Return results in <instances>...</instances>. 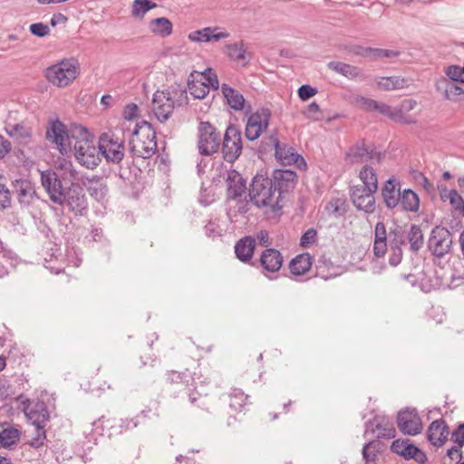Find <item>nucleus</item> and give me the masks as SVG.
I'll list each match as a JSON object with an SVG mask.
<instances>
[{
    "label": "nucleus",
    "instance_id": "51",
    "mask_svg": "<svg viewBox=\"0 0 464 464\" xmlns=\"http://www.w3.org/2000/svg\"><path fill=\"white\" fill-rule=\"evenodd\" d=\"M400 52L389 49L372 48L371 53V60L377 61L382 59H389L398 57Z\"/></svg>",
    "mask_w": 464,
    "mask_h": 464
},
{
    "label": "nucleus",
    "instance_id": "29",
    "mask_svg": "<svg viewBox=\"0 0 464 464\" xmlns=\"http://www.w3.org/2000/svg\"><path fill=\"white\" fill-rule=\"evenodd\" d=\"M226 50L228 58L242 66L247 65L252 59V54L246 51L243 41L227 44Z\"/></svg>",
    "mask_w": 464,
    "mask_h": 464
},
{
    "label": "nucleus",
    "instance_id": "40",
    "mask_svg": "<svg viewBox=\"0 0 464 464\" xmlns=\"http://www.w3.org/2000/svg\"><path fill=\"white\" fill-rule=\"evenodd\" d=\"M359 178L362 182V185H360L362 188H365L368 191L378 189V179L375 170L372 167L369 165H365L360 170Z\"/></svg>",
    "mask_w": 464,
    "mask_h": 464
},
{
    "label": "nucleus",
    "instance_id": "27",
    "mask_svg": "<svg viewBox=\"0 0 464 464\" xmlns=\"http://www.w3.org/2000/svg\"><path fill=\"white\" fill-rule=\"evenodd\" d=\"M387 233L386 227L383 222H377L374 227V241L372 246L373 255L378 257H383L387 253Z\"/></svg>",
    "mask_w": 464,
    "mask_h": 464
},
{
    "label": "nucleus",
    "instance_id": "16",
    "mask_svg": "<svg viewBox=\"0 0 464 464\" xmlns=\"http://www.w3.org/2000/svg\"><path fill=\"white\" fill-rule=\"evenodd\" d=\"M269 144L275 149V156L282 165L295 164L298 168L305 166L304 158L295 150L287 144L281 143L276 135L268 137Z\"/></svg>",
    "mask_w": 464,
    "mask_h": 464
},
{
    "label": "nucleus",
    "instance_id": "35",
    "mask_svg": "<svg viewBox=\"0 0 464 464\" xmlns=\"http://www.w3.org/2000/svg\"><path fill=\"white\" fill-rule=\"evenodd\" d=\"M353 102L359 109L366 111H379L381 114L385 115L389 111L388 104L360 95L354 97Z\"/></svg>",
    "mask_w": 464,
    "mask_h": 464
},
{
    "label": "nucleus",
    "instance_id": "14",
    "mask_svg": "<svg viewBox=\"0 0 464 464\" xmlns=\"http://www.w3.org/2000/svg\"><path fill=\"white\" fill-rule=\"evenodd\" d=\"M27 418L32 421L37 432V438L34 439L31 445L38 448L44 444L45 439L44 426L49 418V413L46 406L43 403H36L25 411Z\"/></svg>",
    "mask_w": 464,
    "mask_h": 464
},
{
    "label": "nucleus",
    "instance_id": "22",
    "mask_svg": "<svg viewBox=\"0 0 464 464\" xmlns=\"http://www.w3.org/2000/svg\"><path fill=\"white\" fill-rule=\"evenodd\" d=\"M283 256L277 249L266 248L260 257L259 264L264 270L269 273H276L280 270L283 265Z\"/></svg>",
    "mask_w": 464,
    "mask_h": 464
},
{
    "label": "nucleus",
    "instance_id": "38",
    "mask_svg": "<svg viewBox=\"0 0 464 464\" xmlns=\"http://www.w3.org/2000/svg\"><path fill=\"white\" fill-rule=\"evenodd\" d=\"M149 29L157 35L167 37L172 34L173 24L168 18L159 17L149 23Z\"/></svg>",
    "mask_w": 464,
    "mask_h": 464
},
{
    "label": "nucleus",
    "instance_id": "32",
    "mask_svg": "<svg viewBox=\"0 0 464 464\" xmlns=\"http://www.w3.org/2000/svg\"><path fill=\"white\" fill-rule=\"evenodd\" d=\"M327 67L350 80L362 77V72L359 67L343 62L331 61L327 63Z\"/></svg>",
    "mask_w": 464,
    "mask_h": 464
},
{
    "label": "nucleus",
    "instance_id": "30",
    "mask_svg": "<svg viewBox=\"0 0 464 464\" xmlns=\"http://www.w3.org/2000/svg\"><path fill=\"white\" fill-rule=\"evenodd\" d=\"M7 135L20 145H28L32 140V129L22 123L8 124L5 127Z\"/></svg>",
    "mask_w": 464,
    "mask_h": 464
},
{
    "label": "nucleus",
    "instance_id": "52",
    "mask_svg": "<svg viewBox=\"0 0 464 464\" xmlns=\"http://www.w3.org/2000/svg\"><path fill=\"white\" fill-rule=\"evenodd\" d=\"M445 73L448 76V80L453 82H463L464 83V72L462 67L459 65H450L446 68Z\"/></svg>",
    "mask_w": 464,
    "mask_h": 464
},
{
    "label": "nucleus",
    "instance_id": "12",
    "mask_svg": "<svg viewBox=\"0 0 464 464\" xmlns=\"http://www.w3.org/2000/svg\"><path fill=\"white\" fill-rule=\"evenodd\" d=\"M64 199L63 205H66L68 209L75 216H85L88 212L87 198L83 188L78 183H72L63 192Z\"/></svg>",
    "mask_w": 464,
    "mask_h": 464
},
{
    "label": "nucleus",
    "instance_id": "48",
    "mask_svg": "<svg viewBox=\"0 0 464 464\" xmlns=\"http://www.w3.org/2000/svg\"><path fill=\"white\" fill-rule=\"evenodd\" d=\"M156 6L157 5L150 0H134L132 3L131 14L136 18H143L148 11Z\"/></svg>",
    "mask_w": 464,
    "mask_h": 464
},
{
    "label": "nucleus",
    "instance_id": "59",
    "mask_svg": "<svg viewBox=\"0 0 464 464\" xmlns=\"http://www.w3.org/2000/svg\"><path fill=\"white\" fill-rule=\"evenodd\" d=\"M460 447H452L447 451V458L450 459L449 462L444 460V464H457L459 460L461 459V451L459 450Z\"/></svg>",
    "mask_w": 464,
    "mask_h": 464
},
{
    "label": "nucleus",
    "instance_id": "2",
    "mask_svg": "<svg viewBox=\"0 0 464 464\" xmlns=\"http://www.w3.org/2000/svg\"><path fill=\"white\" fill-rule=\"evenodd\" d=\"M225 180L227 214L230 217H236L237 214L246 213L249 210V203L246 199V179L236 169H228Z\"/></svg>",
    "mask_w": 464,
    "mask_h": 464
},
{
    "label": "nucleus",
    "instance_id": "1",
    "mask_svg": "<svg viewBox=\"0 0 464 464\" xmlns=\"http://www.w3.org/2000/svg\"><path fill=\"white\" fill-rule=\"evenodd\" d=\"M45 137L57 146L62 154H66L73 147L76 160L87 169H93L101 161L91 133L82 126L67 130L61 121H53L46 127Z\"/></svg>",
    "mask_w": 464,
    "mask_h": 464
},
{
    "label": "nucleus",
    "instance_id": "28",
    "mask_svg": "<svg viewBox=\"0 0 464 464\" xmlns=\"http://www.w3.org/2000/svg\"><path fill=\"white\" fill-rule=\"evenodd\" d=\"M18 201L23 205H30L36 196L34 185L28 179H16L13 183Z\"/></svg>",
    "mask_w": 464,
    "mask_h": 464
},
{
    "label": "nucleus",
    "instance_id": "10",
    "mask_svg": "<svg viewBox=\"0 0 464 464\" xmlns=\"http://www.w3.org/2000/svg\"><path fill=\"white\" fill-rule=\"evenodd\" d=\"M271 119V111L267 108H259L251 113L247 119L245 136L248 140H257L267 129Z\"/></svg>",
    "mask_w": 464,
    "mask_h": 464
},
{
    "label": "nucleus",
    "instance_id": "49",
    "mask_svg": "<svg viewBox=\"0 0 464 464\" xmlns=\"http://www.w3.org/2000/svg\"><path fill=\"white\" fill-rule=\"evenodd\" d=\"M188 91L189 93L197 99H203L205 98L208 93L209 92V90L208 88V84H205L203 81L199 80H193L188 82Z\"/></svg>",
    "mask_w": 464,
    "mask_h": 464
},
{
    "label": "nucleus",
    "instance_id": "8",
    "mask_svg": "<svg viewBox=\"0 0 464 464\" xmlns=\"http://www.w3.org/2000/svg\"><path fill=\"white\" fill-rule=\"evenodd\" d=\"M221 134L208 121H201L198 125V148L201 155L210 156L220 149Z\"/></svg>",
    "mask_w": 464,
    "mask_h": 464
},
{
    "label": "nucleus",
    "instance_id": "50",
    "mask_svg": "<svg viewBox=\"0 0 464 464\" xmlns=\"http://www.w3.org/2000/svg\"><path fill=\"white\" fill-rule=\"evenodd\" d=\"M198 76L205 84H208V89L210 87L213 90H218L219 88L218 75L212 68L206 69L203 72L199 73Z\"/></svg>",
    "mask_w": 464,
    "mask_h": 464
},
{
    "label": "nucleus",
    "instance_id": "60",
    "mask_svg": "<svg viewBox=\"0 0 464 464\" xmlns=\"http://www.w3.org/2000/svg\"><path fill=\"white\" fill-rule=\"evenodd\" d=\"M205 234L208 237L216 238L221 236L219 226L213 221H209L204 227Z\"/></svg>",
    "mask_w": 464,
    "mask_h": 464
},
{
    "label": "nucleus",
    "instance_id": "7",
    "mask_svg": "<svg viewBox=\"0 0 464 464\" xmlns=\"http://www.w3.org/2000/svg\"><path fill=\"white\" fill-rule=\"evenodd\" d=\"M79 72V62L74 58H67L46 68L44 76L53 85L63 88L72 82Z\"/></svg>",
    "mask_w": 464,
    "mask_h": 464
},
{
    "label": "nucleus",
    "instance_id": "11",
    "mask_svg": "<svg viewBox=\"0 0 464 464\" xmlns=\"http://www.w3.org/2000/svg\"><path fill=\"white\" fill-rule=\"evenodd\" d=\"M382 157L373 146H366L364 140H361L348 149L344 160L349 164H359L369 160L381 162Z\"/></svg>",
    "mask_w": 464,
    "mask_h": 464
},
{
    "label": "nucleus",
    "instance_id": "39",
    "mask_svg": "<svg viewBox=\"0 0 464 464\" xmlns=\"http://www.w3.org/2000/svg\"><path fill=\"white\" fill-rule=\"evenodd\" d=\"M440 198L443 201L449 200L452 208L464 218V199L456 189H451L449 192L446 188L441 189Z\"/></svg>",
    "mask_w": 464,
    "mask_h": 464
},
{
    "label": "nucleus",
    "instance_id": "45",
    "mask_svg": "<svg viewBox=\"0 0 464 464\" xmlns=\"http://www.w3.org/2000/svg\"><path fill=\"white\" fill-rule=\"evenodd\" d=\"M339 273L332 262L326 259H320L316 266V276L324 280H329L337 276Z\"/></svg>",
    "mask_w": 464,
    "mask_h": 464
},
{
    "label": "nucleus",
    "instance_id": "18",
    "mask_svg": "<svg viewBox=\"0 0 464 464\" xmlns=\"http://www.w3.org/2000/svg\"><path fill=\"white\" fill-rule=\"evenodd\" d=\"M397 426L403 434L415 436L422 430L420 417L415 409L401 411L397 415Z\"/></svg>",
    "mask_w": 464,
    "mask_h": 464
},
{
    "label": "nucleus",
    "instance_id": "56",
    "mask_svg": "<svg viewBox=\"0 0 464 464\" xmlns=\"http://www.w3.org/2000/svg\"><path fill=\"white\" fill-rule=\"evenodd\" d=\"M211 34V27H206L201 30H197L188 34V39L192 42H208L207 40V34Z\"/></svg>",
    "mask_w": 464,
    "mask_h": 464
},
{
    "label": "nucleus",
    "instance_id": "42",
    "mask_svg": "<svg viewBox=\"0 0 464 464\" xmlns=\"http://www.w3.org/2000/svg\"><path fill=\"white\" fill-rule=\"evenodd\" d=\"M376 82L381 89L385 91L403 89L408 86V81L400 76L381 77Z\"/></svg>",
    "mask_w": 464,
    "mask_h": 464
},
{
    "label": "nucleus",
    "instance_id": "47",
    "mask_svg": "<svg viewBox=\"0 0 464 464\" xmlns=\"http://www.w3.org/2000/svg\"><path fill=\"white\" fill-rule=\"evenodd\" d=\"M248 396L241 390L234 389L229 394V407L235 411H241L246 404Z\"/></svg>",
    "mask_w": 464,
    "mask_h": 464
},
{
    "label": "nucleus",
    "instance_id": "33",
    "mask_svg": "<svg viewBox=\"0 0 464 464\" xmlns=\"http://www.w3.org/2000/svg\"><path fill=\"white\" fill-rule=\"evenodd\" d=\"M83 184L91 197L98 201L102 200L107 195V185L104 183L103 179L99 176L94 175L92 178H88Z\"/></svg>",
    "mask_w": 464,
    "mask_h": 464
},
{
    "label": "nucleus",
    "instance_id": "17",
    "mask_svg": "<svg viewBox=\"0 0 464 464\" xmlns=\"http://www.w3.org/2000/svg\"><path fill=\"white\" fill-rule=\"evenodd\" d=\"M41 184L53 203L63 206L65 191L56 172L48 169L41 172Z\"/></svg>",
    "mask_w": 464,
    "mask_h": 464
},
{
    "label": "nucleus",
    "instance_id": "64",
    "mask_svg": "<svg viewBox=\"0 0 464 464\" xmlns=\"http://www.w3.org/2000/svg\"><path fill=\"white\" fill-rule=\"evenodd\" d=\"M12 150L11 142L0 135V160L4 159Z\"/></svg>",
    "mask_w": 464,
    "mask_h": 464
},
{
    "label": "nucleus",
    "instance_id": "25",
    "mask_svg": "<svg viewBox=\"0 0 464 464\" xmlns=\"http://www.w3.org/2000/svg\"><path fill=\"white\" fill-rule=\"evenodd\" d=\"M256 240L251 236L240 238L235 245V254L243 263H249L253 257Z\"/></svg>",
    "mask_w": 464,
    "mask_h": 464
},
{
    "label": "nucleus",
    "instance_id": "9",
    "mask_svg": "<svg viewBox=\"0 0 464 464\" xmlns=\"http://www.w3.org/2000/svg\"><path fill=\"white\" fill-rule=\"evenodd\" d=\"M98 150L108 162L113 164H119L124 158V141L113 133L100 136Z\"/></svg>",
    "mask_w": 464,
    "mask_h": 464
},
{
    "label": "nucleus",
    "instance_id": "36",
    "mask_svg": "<svg viewBox=\"0 0 464 464\" xmlns=\"http://www.w3.org/2000/svg\"><path fill=\"white\" fill-rule=\"evenodd\" d=\"M312 257L309 254H301L293 258L289 263V270L295 276H301L310 270Z\"/></svg>",
    "mask_w": 464,
    "mask_h": 464
},
{
    "label": "nucleus",
    "instance_id": "20",
    "mask_svg": "<svg viewBox=\"0 0 464 464\" xmlns=\"http://www.w3.org/2000/svg\"><path fill=\"white\" fill-rule=\"evenodd\" d=\"M417 104L416 100L405 99L394 108L389 105V111L385 113V116L401 124H414L417 122L416 119L408 114V112L414 110Z\"/></svg>",
    "mask_w": 464,
    "mask_h": 464
},
{
    "label": "nucleus",
    "instance_id": "5",
    "mask_svg": "<svg viewBox=\"0 0 464 464\" xmlns=\"http://www.w3.org/2000/svg\"><path fill=\"white\" fill-rule=\"evenodd\" d=\"M251 202L257 208L269 207L273 210L280 209L278 191L275 188L273 180L264 175H256L249 188Z\"/></svg>",
    "mask_w": 464,
    "mask_h": 464
},
{
    "label": "nucleus",
    "instance_id": "6",
    "mask_svg": "<svg viewBox=\"0 0 464 464\" xmlns=\"http://www.w3.org/2000/svg\"><path fill=\"white\" fill-rule=\"evenodd\" d=\"M166 375L167 382L173 386L175 397L186 396L191 404L201 406L198 401L202 400V396L196 391L195 379L188 369L182 372L169 371Z\"/></svg>",
    "mask_w": 464,
    "mask_h": 464
},
{
    "label": "nucleus",
    "instance_id": "34",
    "mask_svg": "<svg viewBox=\"0 0 464 464\" xmlns=\"http://www.w3.org/2000/svg\"><path fill=\"white\" fill-rule=\"evenodd\" d=\"M221 92L227 103L235 111H241L245 105L244 96L236 89L230 87L227 83L221 85Z\"/></svg>",
    "mask_w": 464,
    "mask_h": 464
},
{
    "label": "nucleus",
    "instance_id": "19",
    "mask_svg": "<svg viewBox=\"0 0 464 464\" xmlns=\"http://www.w3.org/2000/svg\"><path fill=\"white\" fill-rule=\"evenodd\" d=\"M375 193L376 190L371 189V191H368L360 185L353 186L350 188V197L353 204L356 208L368 214L372 213L375 209Z\"/></svg>",
    "mask_w": 464,
    "mask_h": 464
},
{
    "label": "nucleus",
    "instance_id": "44",
    "mask_svg": "<svg viewBox=\"0 0 464 464\" xmlns=\"http://www.w3.org/2000/svg\"><path fill=\"white\" fill-rule=\"evenodd\" d=\"M20 440V431L14 427H8L0 431V447L9 448Z\"/></svg>",
    "mask_w": 464,
    "mask_h": 464
},
{
    "label": "nucleus",
    "instance_id": "24",
    "mask_svg": "<svg viewBox=\"0 0 464 464\" xmlns=\"http://www.w3.org/2000/svg\"><path fill=\"white\" fill-rule=\"evenodd\" d=\"M436 90L442 92L444 98L449 101L461 102L464 100V89L446 78H442L437 82Z\"/></svg>",
    "mask_w": 464,
    "mask_h": 464
},
{
    "label": "nucleus",
    "instance_id": "31",
    "mask_svg": "<svg viewBox=\"0 0 464 464\" xmlns=\"http://www.w3.org/2000/svg\"><path fill=\"white\" fill-rule=\"evenodd\" d=\"M369 425L374 426L372 432L377 431L378 438L392 439L395 437L396 430L393 423L384 417L375 416L372 420L367 422V430Z\"/></svg>",
    "mask_w": 464,
    "mask_h": 464
},
{
    "label": "nucleus",
    "instance_id": "43",
    "mask_svg": "<svg viewBox=\"0 0 464 464\" xmlns=\"http://www.w3.org/2000/svg\"><path fill=\"white\" fill-rule=\"evenodd\" d=\"M406 239L409 240L410 248L412 252H418L423 246V234L420 227L411 225Z\"/></svg>",
    "mask_w": 464,
    "mask_h": 464
},
{
    "label": "nucleus",
    "instance_id": "53",
    "mask_svg": "<svg viewBox=\"0 0 464 464\" xmlns=\"http://www.w3.org/2000/svg\"><path fill=\"white\" fill-rule=\"evenodd\" d=\"M325 208L334 217H341L345 212L344 201L340 198L333 199L327 204Z\"/></svg>",
    "mask_w": 464,
    "mask_h": 464
},
{
    "label": "nucleus",
    "instance_id": "46",
    "mask_svg": "<svg viewBox=\"0 0 464 464\" xmlns=\"http://www.w3.org/2000/svg\"><path fill=\"white\" fill-rule=\"evenodd\" d=\"M389 240L391 249H401V246L406 244V234L401 227L396 226L390 229Z\"/></svg>",
    "mask_w": 464,
    "mask_h": 464
},
{
    "label": "nucleus",
    "instance_id": "37",
    "mask_svg": "<svg viewBox=\"0 0 464 464\" xmlns=\"http://www.w3.org/2000/svg\"><path fill=\"white\" fill-rule=\"evenodd\" d=\"M399 207L404 211L417 212L420 208L419 196L410 188L404 189L400 196Z\"/></svg>",
    "mask_w": 464,
    "mask_h": 464
},
{
    "label": "nucleus",
    "instance_id": "63",
    "mask_svg": "<svg viewBox=\"0 0 464 464\" xmlns=\"http://www.w3.org/2000/svg\"><path fill=\"white\" fill-rule=\"evenodd\" d=\"M139 108L135 103L127 104L123 110V116L126 120H132L138 116Z\"/></svg>",
    "mask_w": 464,
    "mask_h": 464
},
{
    "label": "nucleus",
    "instance_id": "21",
    "mask_svg": "<svg viewBox=\"0 0 464 464\" xmlns=\"http://www.w3.org/2000/svg\"><path fill=\"white\" fill-rule=\"evenodd\" d=\"M275 188L278 191L281 198L282 195L293 190L296 185V173L290 169H276L272 178Z\"/></svg>",
    "mask_w": 464,
    "mask_h": 464
},
{
    "label": "nucleus",
    "instance_id": "13",
    "mask_svg": "<svg viewBox=\"0 0 464 464\" xmlns=\"http://www.w3.org/2000/svg\"><path fill=\"white\" fill-rule=\"evenodd\" d=\"M223 158L227 162H234L242 152V138L240 130L229 125L223 137L222 142Z\"/></svg>",
    "mask_w": 464,
    "mask_h": 464
},
{
    "label": "nucleus",
    "instance_id": "62",
    "mask_svg": "<svg viewBox=\"0 0 464 464\" xmlns=\"http://www.w3.org/2000/svg\"><path fill=\"white\" fill-rule=\"evenodd\" d=\"M375 456L376 455L374 452L373 442L366 443L362 449V458L365 460V462L369 463L371 461H373Z\"/></svg>",
    "mask_w": 464,
    "mask_h": 464
},
{
    "label": "nucleus",
    "instance_id": "3",
    "mask_svg": "<svg viewBox=\"0 0 464 464\" xmlns=\"http://www.w3.org/2000/svg\"><path fill=\"white\" fill-rule=\"evenodd\" d=\"M133 156L149 159L157 150L156 131L151 123L142 121L137 123L129 140Z\"/></svg>",
    "mask_w": 464,
    "mask_h": 464
},
{
    "label": "nucleus",
    "instance_id": "41",
    "mask_svg": "<svg viewBox=\"0 0 464 464\" xmlns=\"http://www.w3.org/2000/svg\"><path fill=\"white\" fill-rule=\"evenodd\" d=\"M391 450L392 452L409 460L413 457V452H416V446L410 443L409 440H395L392 443Z\"/></svg>",
    "mask_w": 464,
    "mask_h": 464
},
{
    "label": "nucleus",
    "instance_id": "26",
    "mask_svg": "<svg viewBox=\"0 0 464 464\" xmlns=\"http://www.w3.org/2000/svg\"><path fill=\"white\" fill-rule=\"evenodd\" d=\"M401 193L400 184L396 183L395 179H389L382 188V196L385 206L390 209L399 207Z\"/></svg>",
    "mask_w": 464,
    "mask_h": 464
},
{
    "label": "nucleus",
    "instance_id": "54",
    "mask_svg": "<svg viewBox=\"0 0 464 464\" xmlns=\"http://www.w3.org/2000/svg\"><path fill=\"white\" fill-rule=\"evenodd\" d=\"M11 206L10 190L4 184L0 183V210L5 209Z\"/></svg>",
    "mask_w": 464,
    "mask_h": 464
},
{
    "label": "nucleus",
    "instance_id": "55",
    "mask_svg": "<svg viewBox=\"0 0 464 464\" xmlns=\"http://www.w3.org/2000/svg\"><path fill=\"white\" fill-rule=\"evenodd\" d=\"M30 32L35 36L44 37L50 34V28L45 24L35 23L30 25Z\"/></svg>",
    "mask_w": 464,
    "mask_h": 464
},
{
    "label": "nucleus",
    "instance_id": "23",
    "mask_svg": "<svg viewBox=\"0 0 464 464\" xmlns=\"http://www.w3.org/2000/svg\"><path fill=\"white\" fill-rule=\"evenodd\" d=\"M449 434V427L442 419L432 421L427 432L429 441L436 447L442 446L447 440Z\"/></svg>",
    "mask_w": 464,
    "mask_h": 464
},
{
    "label": "nucleus",
    "instance_id": "4",
    "mask_svg": "<svg viewBox=\"0 0 464 464\" xmlns=\"http://www.w3.org/2000/svg\"><path fill=\"white\" fill-rule=\"evenodd\" d=\"M187 92L180 88H169L157 91L153 94L152 110L156 118L164 122L169 119L173 111L186 102Z\"/></svg>",
    "mask_w": 464,
    "mask_h": 464
},
{
    "label": "nucleus",
    "instance_id": "58",
    "mask_svg": "<svg viewBox=\"0 0 464 464\" xmlns=\"http://www.w3.org/2000/svg\"><path fill=\"white\" fill-rule=\"evenodd\" d=\"M316 237V231L314 228H309L301 237L300 245L303 247H308L311 246Z\"/></svg>",
    "mask_w": 464,
    "mask_h": 464
},
{
    "label": "nucleus",
    "instance_id": "61",
    "mask_svg": "<svg viewBox=\"0 0 464 464\" xmlns=\"http://www.w3.org/2000/svg\"><path fill=\"white\" fill-rule=\"evenodd\" d=\"M451 440L454 443L458 444L459 447L464 445V423L459 424L452 432Z\"/></svg>",
    "mask_w": 464,
    "mask_h": 464
},
{
    "label": "nucleus",
    "instance_id": "15",
    "mask_svg": "<svg viewBox=\"0 0 464 464\" xmlns=\"http://www.w3.org/2000/svg\"><path fill=\"white\" fill-rule=\"evenodd\" d=\"M452 246V234L446 227H435L428 240V247L431 254L442 257L448 254Z\"/></svg>",
    "mask_w": 464,
    "mask_h": 464
},
{
    "label": "nucleus",
    "instance_id": "57",
    "mask_svg": "<svg viewBox=\"0 0 464 464\" xmlns=\"http://www.w3.org/2000/svg\"><path fill=\"white\" fill-rule=\"evenodd\" d=\"M297 92L302 101H307L317 93V89L309 84H303L299 87Z\"/></svg>",
    "mask_w": 464,
    "mask_h": 464
}]
</instances>
